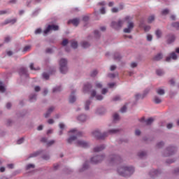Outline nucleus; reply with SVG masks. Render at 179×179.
Segmentation results:
<instances>
[{
    "instance_id": "nucleus-13",
    "label": "nucleus",
    "mask_w": 179,
    "mask_h": 179,
    "mask_svg": "<svg viewBox=\"0 0 179 179\" xmlns=\"http://www.w3.org/2000/svg\"><path fill=\"white\" fill-rule=\"evenodd\" d=\"M54 111V107L51 106L50 108H48V111L45 114V118H48L50 117V114Z\"/></svg>"
},
{
    "instance_id": "nucleus-32",
    "label": "nucleus",
    "mask_w": 179,
    "mask_h": 179,
    "mask_svg": "<svg viewBox=\"0 0 179 179\" xmlns=\"http://www.w3.org/2000/svg\"><path fill=\"white\" fill-rule=\"evenodd\" d=\"M30 50H31V46L27 45L24 48L23 51H24V52H27V51H30Z\"/></svg>"
},
{
    "instance_id": "nucleus-20",
    "label": "nucleus",
    "mask_w": 179,
    "mask_h": 179,
    "mask_svg": "<svg viewBox=\"0 0 179 179\" xmlns=\"http://www.w3.org/2000/svg\"><path fill=\"white\" fill-rule=\"evenodd\" d=\"M106 147L104 145H101L100 147H96L95 148H94V152H101V150H103Z\"/></svg>"
},
{
    "instance_id": "nucleus-4",
    "label": "nucleus",
    "mask_w": 179,
    "mask_h": 179,
    "mask_svg": "<svg viewBox=\"0 0 179 179\" xmlns=\"http://www.w3.org/2000/svg\"><path fill=\"white\" fill-rule=\"evenodd\" d=\"M92 135L97 139H104V138H107V136H108V133L101 134L99 130H95L92 132Z\"/></svg>"
},
{
    "instance_id": "nucleus-17",
    "label": "nucleus",
    "mask_w": 179,
    "mask_h": 179,
    "mask_svg": "<svg viewBox=\"0 0 179 179\" xmlns=\"http://www.w3.org/2000/svg\"><path fill=\"white\" fill-rule=\"evenodd\" d=\"M168 152H169V154L166 156H171V155H174V152H176V148L174 147L169 148Z\"/></svg>"
},
{
    "instance_id": "nucleus-33",
    "label": "nucleus",
    "mask_w": 179,
    "mask_h": 179,
    "mask_svg": "<svg viewBox=\"0 0 179 179\" xmlns=\"http://www.w3.org/2000/svg\"><path fill=\"white\" fill-rule=\"evenodd\" d=\"M43 79H45L46 80H48L50 79V74L47 73H43Z\"/></svg>"
},
{
    "instance_id": "nucleus-16",
    "label": "nucleus",
    "mask_w": 179,
    "mask_h": 179,
    "mask_svg": "<svg viewBox=\"0 0 179 179\" xmlns=\"http://www.w3.org/2000/svg\"><path fill=\"white\" fill-rule=\"evenodd\" d=\"M78 121H80L81 122H85V121H86V120H87V117H86V115H81L78 116Z\"/></svg>"
},
{
    "instance_id": "nucleus-51",
    "label": "nucleus",
    "mask_w": 179,
    "mask_h": 179,
    "mask_svg": "<svg viewBox=\"0 0 179 179\" xmlns=\"http://www.w3.org/2000/svg\"><path fill=\"white\" fill-rule=\"evenodd\" d=\"M164 145V143L163 142H159L157 145V148H163Z\"/></svg>"
},
{
    "instance_id": "nucleus-49",
    "label": "nucleus",
    "mask_w": 179,
    "mask_h": 179,
    "mask_svg": "<svg viewBox=\"0 0 179 179\" xmlns=\"http://www.w3.org/2000/svg\"><path fill=\"white\" fill-rule=\"evenodd\" d=\"M54 143H55V141L52 140V141L48 142L47 145H48V146H51V145H54Z\"/></svg>"
},
{
    "instance_id": "nucleus-44",
    "label": "nucleus",
    "mask_w": 179,
    "mask_h": 179,
    "mask_svg": "<svg viewBox=\"0 0 179 179\" xmlns=\"http://www.w3.org/2000/svg\"><path fill=\"white\" fill-rule=\"evenodd\" d=\"M30 169H34V164H29L27 166V170H30Z\"/></svg>"
},
{
    "instance_id": "nucleus-50",
    "label": "nucleus",
    "mask_w": 179,
    "mask_h": 179,
    "mask_svg": "<svg viewBox=\"0 0 179 179\" xmlns=\"http://www.w3.org/2000/svg\"><path fill=\"white\" fill-rule=\"evenodd\" d=\"M121 113H125L127 111V106L124 105L121 109H120Z\"/></svg>"
},
{
    "instance_id": "nucleus-34",
    "label": "nucleus",
    "mask_w": 179,
    "mask_h": 179,
    "mask_svg": "<svg viewBox=\"0 0 179 179\" xmlns=\"http://www.w3.org/2000/svg\"><path fill=\"white\" fill-rule=\"evenodd\" d=\"M120 120V115L118 113H115L113 115V121H118Z\"/></svg>"
},
{
    "instance_id": "nucleus-58",
    "label": "nucleus",
    "mask_w": 179,
    "mask_h": 179,
    "mask_svg": "<svg viewBox=\"0 0 179 179\" xmlns=\"http://www.w3.org/2000/svg\"><path fill=\"white\" fill-rule=\"evenodd\" d=\"M41 33V29L38 28L35 31V34H40Z\"/></svg>"
},
{
    "instance_id": "nucleus-61",
    "label": "nucleus",
    "mask_w": 179,
    "mask_h": 179,
    "mask_svg": "<svg viewBox=\"0 0 179 179\" xmlns=\"http://www.w3.org/2000/svg\"><path fill=\"white\" fill-rule=\"evenodd\" d=\"M135 134L137 136H139V135H141V130L139 129L136 130Z\"/></svg>"
},
{
    "instance_id": "nucleus-31",
    "label": "nucleus",
    "mask_w": 179,
    "mask_h": 179,
    "mask_svg": "<svg viewBox=\"0 0 179 179\" xmlns=\"http://www.w3.org/2000/svg\"><path fill=\"white\" fill-rule=\"evenodd\" d=\"M155 34H156L157 38H160V37H162V31H160L159 29H157L155 31Z\"/></svg>"
},
{
    "instance_id": "nucleus-42",
    "label": "nucleus",
    "mask_w": 179,
    "mask_h": 179,
    "mask_svg": "<svg viewBox=\"0 0 179 179\" xmlns=\"http://www.w3.org/2000/svg\"><path fill=\"white\" fill-rule=\"evenodd\" d=\"M68 39H64L63 41L62 42V45H63L64 47H65V45H68Z\"/></svg>"
},
{
    "instance_id": "nucleus-23",
    "label": "nucleus",
    "mask_w": 179,
    "mask_h": 179,
    "mask_svg": "<svg viewBox=\"0 0 179 179\" xmlns=\"http://www.w3.org/2000/svg\"><path fill=\"white\" fill-rule=\"evenodd\" d=\"M157 94H159V96H163V94H164V90L162 88H158L157 90Z\"/></svg>"
},
{
    "instance_id": "nucleus-18",
    "label": "nucleus",
    "mask_w": 179,
    "mask_h": 179,
    "mask_svg": "<svg viewBox=\"0 0 179 179\" xmlns=\"http://www.w3.org/2000/svg\"><path fill=\"white\" fill-rule=\"evenodd\" d=\"M20 75H27V69L24 67L20 69Z\"/></svg>"
},
{
    "instance_id": "nucleus-27",
    "label": "nucleus",
    "mask_w": 179,
    "mask_h": 179,
    "mask_svg": "<svg viewBox=\"0 0 179 179\" xmlns=\"http://www.w3.org/2000/svg\"><path fill=\"white\" fill-rule=\"evenodd\" d=\"M71 47H72V48H74V49L78 48V42H76V41H71Z\"/></svg>"
},
{
    "instance_id": "nucleus-10",
    "label": "nucleus",
    "mask_w": 179,
    "mask_h": 179,
    "mask_svg": "<svg viewBox=\"0 0 179 179\" xmlns=\"http://www.w3.org/2000/svg\"><path fill=\"white\" fill-rule=\"evenodd\" d=\"M172 59H177V54L176 52H173L170 54L169 57H167L166 59V62H170V61Z\"/></svg>"
},
{
    "instance_id": "nucleus-60",
    "label": "nucleus",
    "mask_w": 179,
    "mask_h": 179,
    "mask_svg": "<svg viewBox=\"0 0 179 179\" xmlns=\"http://www.w3.org/2000/svg\"><path fill=\"white\" fill-rule=\"evenodd\" d=\"M169 13V9L162 10V15H167Z\"/></svg>"
},
{
    "instance_id": "nucleus-7",
    "label": "nucleus",
    "mask_w": 179,
    "mask_h": 179,
    "mask_svg": "<svg viewBox=\"0 0 179 179\" xmlns=\"http://www.w3.org/2000/svg\"><path fill=\"white\" fill-rule=\"evenodd\" d=\"M122 24H124V21L122 20H119L117 22H113L111 23V27L113 29H115L116 30H118V29H121L122 27Z\"/></svg>"
},
{
    "instance_id": "nucleus-46",
    "label": "nucleus",
    "mask_w": 179,
    "mask_h": 179,
    "mask_svg": "<svg viewBox=\"0 0 179 179\" xmlns=\"http://www.w3.org/2000/svg\"><path fill=\"white\" fill-rule=\"evenodd\" d=\"M118 132L117 129H112L108 131V134H117Z\"/></svg>"
},
{
    "instance_id": "nucleus-56",
    "label": "nucleus",
    "mask_w": 179,
    "mask_h": 179,
    "mask_svg": "<svg viewBox=\"0 0 179 179\" xmlns=\"http://www.w3.org/2000/svg\"><path fill=\"white\" fill-rule=\"evenodd\" d=\"M131 66L132 68H136V66H138V64H136V62H132V63L131 64Z\"/></svg>"
},
{
    "instance_id": "nucleus-15",
    "label": "nucleus",
    "mask_w": 179,
    "mask_h": 179,
    "mask_svg": "<svg viewBox=\"0 0 179 179\" xmlns=\"http://www.w3.org/2000/svg\"><path fill=\"white\" fill-rule=\"evenodd\" d=\"M75 92H72L69 97V103H75L76 101V97L75 96Z\"/></svg>"
},
{
    "instance_id": "nucleus-41",
    "label": "nucleus",
    "mask_w": 179,
    "mask_h": 179,
    "mask_svg": "<svg viewBox=\"0 0 179 179\" xmlns=\"http://www.w3.org/2000/svg\"><path fill=\"white\" fill-rule=\"evenodd\" d=\"M62 89L61 87H57L53 89V93H55L57 92H61Z\"/></svg>"
},
{
    "instance_id": "nucleus-57",
    "label": "nucleus",
    "mask_w": 179,
    "mask_h": 179,
    "mask_svg": "<svg viewBox=\"0 0 179 179\" xmlns=\"http://www.w3.org/2000/svg\"><path fill=\"white\" fill-rule=\"evenodd\" d=\"M96 100H103V96L101 95H96Z\"/></svg>"
},
{
    "instance_id": "nucleus-1",
    "label": "nucleus",
    "mask_w": 179,
    "mask_h": 179,
    "mask_svg": "<svg viewBox=\"0 0 179 179\" xmlns=\"http://www.w3.org/2000/svg\"><path fill=\"white\" fill-rule=\"evenodd\" d=\"M134 171L135 169L132 166H123L117 170V173L122 177H129Z\"/></svg>"
},
{
    "instance_id": "nucleus-54",
    "label": "nucleus",
    "mask_w": 179,
    "mask_h": 179,
    "mask_svg": "<svg viewBox=\"0 0 179 179\" xmlns=\"http://www.w3.org/2000/svg\"><path fill=\"white\" fill-rule=\"evenodd\" d=\"M118 100H121L120 96H116L113 98V101H118Z\"/></svg>"
},
{
    "instance_id": "nucleus-48",
    "label": "nucleus",
    "mask_w": 179,
    "mask_h": 179,
    "mask_svg": "<svg viewBox=\"0 0 179 179\" xmlns=\"http://www.w3.org/2000/svg\"><path fill=\"white\" fill-rule=\"evenodd\" d=\"M97 73H98V72H97L96 70H94V71H93L91 73V76H92V78H94V76H96V75H97Z\"/></svg>"
},
{
    "instance_id": "nucleus-9",
    "label": "nucleus",
    "mask_w": 179,
    "mask_h": 179,
    "mask_svg": "<svg viewBox=\"0 0 179 179\" xmlns=\"http://www.w3.org/2000/svg\"><path fill=\"white\" fill-rule=\"evenodd\" d=\"M17 20L16 18L14 19H8L4 21L3 23L1 24V26H5V24H9V23H11L12 24H15L16 23Z\"/></svg>"
},
{
    "instance_id": "nucleus-8",
    "label": "nucleus",
    "mask_w": 179,
    "mask_h": 179,
    "mask_svg": "<svg viewBox=\"0 0 179 179\" xmlns=\"http://www.w3.org/2000/svg\"><path fill=\"white\" fill-rule=\"evenodd\" d=\"M77 146H80V148H87L89 146V143L83 141H77Z\"/></svg>"
},
{
    "instance_id": "nucleus-59",
    "label": "nucleus",
    "mask_w": 179,
    "mask_h": 179,
    "mask_svg": "<svg viewBox=\"0 0 179 179\" xmlns=\"http://www.w3.org/2000/svg\"><path fill=\"white\" fill-rule=\"evenodd\" d=\"M144 30L145 31H149L150 30V26H145Z\"/></svg>"
},
{
    "instance_id": "nucleus-64",
    "label": "nucleus",
    "mask_w": 179,
    "mask_h": 179,
    "mask_svg": "<svg viewBox=\"0 0 179 179\" xmlns=\"http://www.w3.org/2000/svg\"><path fill=\"white\" fill-rule=\"evenodd\" d=\"M91 96H92V97H95V96H96V91L95 90L92 91Z\"/></svg>"
},
{
    "instance_id": "nucleus-28",
    "label": "nucleus",
    "mask_w": 179,
    "mask_h": 179,
    "mask_svg": "<svg viewBox=\"0 0 179 179\" xmlns=\"http://www.w3.org/2000/svg\"><path fill=\"white\" fill-rule=\"evenodd\" d=\"M153 121H155V119H153V117H150L149 119H148L145 121V123L147 125H150V124H152V122H153Z\"/></svg>"
},
{
    "instance_id": "nucleus-2",
    "label": "nucleus",
    "mask_w": 179,
    "mask_h": 179,
    "mask_svg": "<svg viewBox=\"0 0 179 179\" xmlns=\"http://www.w3.org/2000/svg\"><path fill=\"white\" fill-rule=\"evenodd\" d=\"M69 134H73V135H76V136H71L67 140L68 143H72V142L73 141H76V139L78 138V136H82V132L78 131V130H76V129L71 130L69 131Z\"/></svg>"
},
{
    "instance_id": "nucleus-26",
    "label": "nucleus",
    "mask_w": 179,
    "mask_h": 179,
    "mask_svg": "<svg viewBox=\"0 0 179 179\" xmlns=\"http://www.w3.org/2000/svg\"><path fill=\"white\" fill-rule=\"evenodd\" d=\"M29 68L31 71H40V69L38 67L34 68V64L31 63L29 66Z\"/></svg>"
},
{
    "instance_id": "nucleus-29",
    "label": "nucleus",
    "mask_w": 179,
    "mask_h": 179,
    "mask_svg": "<svg viewBox=\"0 0 179 179\" xmlns=\"http://www.w3.org/2000/svg\"><path fill=\"white\" fill-rule=\"evenodd\" d=\"M82 47L83 48H87L90 47V44L86 41H84L82 43Z\"/></svg>"
},
{
    "instance_id": "nucleus-14",
    "label": "nucleus",
    "mask_w": 179,
    "mask_h": 179,
    "mask_svg": "<svg viewBox=\"0 0 179 179\" xmlns=\"http://www.w3.org/2000/svg\"><path fill=\"white\" fill-rule=\"evenodd\" d=\"M174 40H176V36H174V35H169L167 40L168 44H171V43H174Z\"/></svg>"
},
{
    "instance_id": "nucleus-24",
    "label": "nucleus",
    "mask_w": 179,
    "mask_h": 179,
    "mask_svg": "<svg viewBox=\"0 0 179 179\" xmlns=\"http://www.w3.org/2000/svg\"><path fill=\"white\" fill-rule=\"evenodd\" d=\"M92 87V85H90V84H86V85H85V86H84V91L85 92H87V91H89V90H90V88Z\"/></svg>"
},
{
    "instance_id": "nucleus-47",
    "label": "nucleus",
    "mask_w": 179,
    "mask_h": 179,
    "mask_svg": "<svg viewBox=\"0 0 179 179\" xmlns=\"http://www.w3.org/2000/svg\"><path fill=\"white\" fill-rule=\"evenodd\" d=\"M111 12H112L113 13H118V8L114 7V8H113L111 9Z\"/></svg>"
},
{
    "instance_id": "nucleus-37",
    "label": "nucleus",
    "mask_w": 179,
    "mask_h": 179,
    "mask_svg": "<svg viewBox=\"0 0 179 179\" xmlns=\"http://www.w3.org/2000/svg\"><path fill=\"white\" fill-rule=\"evenodd\" d=\"M155 20V15H150L149 17H148V22L149 23H152V22H153Z\"/></svg>"
},
{
    "instance_id": "nucleus-19",
    "label": "nucleus",
    "mask_w": 179,
    "mask_h": 179,
    "mask_svg": "<svg viewBox=\"0 0 179 179\" xmlns=\"http://www.w3.org/2000/svg\"><path fill=\"white\" fill-rule=\"evenodd\" d=\"M162 58L163 55L162 53H159L154 57V61H160Z\"/></svg>"
},
{
    "instance_id": "nucleus-3",
    "label": "nucleus",
    "mask_w": 179,
    "mask_h": 179,
    "mask_svg": "<svg viewBox=\"0 0 179 179\" xmlns=\"http://www.w3.org/2000/svg\"><path fill=\"white\" fill-rule=\"evenodd\" d=\"M68 60L66 59H62L59 61L60 72L61 73H66L68 72V67L66 66Z\"/></svg>"
},
{
    "instance_id": "nucleus-62",
    "label": "nucleus",
    "mask_w": 179,
    "mask_h": 179,
    "mask_svg": "<svg viewBox=\"0 0 179 179\" xmlns=\"http://www.w3.org/2000/svg\"><path fill=\"white\" fill-rule=\"evenodd\" d=\"M41 90V88L39 86H36L34 88L35 92H40Z\"/></svg>"
},
{
    "instance_id": "nucleus-5",
    "label": "nucleus",
    "mask_w": 179,
    "mask_h": 179,
    "mask_svg": "<svg viewBox=\"0 0 179 179\" xmlns=\"http://www.w3.org/2000/svg\"><path fill=\"white\" fill-rule=\"evenodd\" d=\"M59 27H58V25H55V24L48 25L46 29L44 30L43 33L44 34H48V33H50L51 30H54L55 31H57V30H59Z\"/></svg>"
},
{
    "instance_id": "nucleus-52",
    "label": "nucleus",
    "mask_w": 179,
    "mask_h": 179,
    "mask_svg": "<svg viewBox=\"0 0 179 179\" xmlns=\"http://www.w3.org/2000/svg\"><path fill=\"white\" fill-rule=\"evenodd\" d=\"M9 12L8 11V10H0V15H6V13H8Z\"/></svg>"
},
{
    "instance_id": "nucleus-39",
    "label": "nucleus",
    "mask_w": 179,
    "mask_h": 179,
    "mask_svg": "<svg viewBox=\"0 0 179 179\" xmlns=\"http://www.w3.org/2000/svg\"><path fill=\"white\" fill-rule=\"evenodd\" d=\"M95 86L97 89H101V87H103V85L99 82L95 83Z\"/></svg>"
},
{
    "instance_id": "nucleus-25",
    "label": "nucleus",
    "mask_w": 179,
    "mask_h": 179,
    "mask_svg": "<svg viewBox=\"0 0 179 179\" xmlns=\"http://www.w3.org/2000/svg\"><path fill=\"white\" fill-rule=\"evenodd\" d=\"M37 95L36 94H31L29 96V101H34L36 100Z\"/></svg>"
},
{
    "instance_id": "nucleus-11",
    "label": "nucleus",
    "mask_w": 179,
    "mask_h": 179,
    "mask_svg": "<svg viewBox=\"0 0 179 179\" xmlns=\"http://www.w3.org/2000/svg\"><path fill=\"white\" fill-rule=\"evenodd\" d=\"M134 29V22H129L128 27L124 29V33H131V30Z\"/></svg>"
},
{
    "instance_id": "nucleus-45",
    "label": "nucleus",
    "mask_w": 179,
    "mask_h": 179,
    "mask_svg": "<svg viewBox=\"0 0 179 179\" xmlns=\"http://www.w3.org/2000/svg\"><path fill=\"white\" fill-rule=\"evenodd\" d=\"M115 59H121V56L118 53H115L114 56Z\"/></svg>"
},
{
    "instance_id": "nucleus-55",
    "label": "nucleus",
    "mask_w": 179,
    "mask_h": 179,
    "mask_svg": "<svg viewBox=\"0 0 179 179\" xmlns=\"http://www.w3.org/2000/svg\"><path fill=\"white\" fill-rule=\"evenodd\" d=\"M100 12L102 15L106 14V8L103 7L102 8H101Z\"/></svg>"
},
{
    "instance_id": "nucleus-35",
    "label": "nucleus",
    "mask_w": 179,
    "mask_h": 179,
    "mask_svg": "<svg viewBox=\"0 0 179 179\" xmlns=\"http://www.w3.org/2000/svg\"><path fill=\"white\" fill-rule=\"evenodd\" d=\"M172 27L176 29V30L179 29V22H173L172 23Z\"/></svg>"
},
{
    "instance_id": "nucleus-22",
    "label": "nucleus",
    "mask_w": 179,
    "mask_h": 179,
    "mask_svg": "<svg viewBox=\"0 0 179 179\" xmlns=\"http://www.w3.org/2000/svg\"><path fill=\"white\" fill-rule=\"evenodd\" d=\"M154 102L155 104H160V103H162V99L158 96H155Z\"/></svg>"
},
{
    "instance_id": "nucleus-6",
    "label": "nucleus",
    "mask_w": 179,
    "mask_h": 179,
    "mask_svg": "<svg viewBox=\"0 0 179 179\" xmlns=\"http://www.w3.org/2000/svg\"><path fill=\"white\" fill-rule=\"evenodd\" d=\"M102 160H104V156L103 155L95 156L91 159L92 163H94V164H97V163H100Z\"/></svg>"
},
{
    "instance_id": "nucleus-12",
    "label": "nucleus",
    "mask_w": 179,
    "mask_h": 179,
    "mask_svg": "<svg viewBox=\"0 0 179 179\" xmlns=\"http://www.w3.org/2000/svg\"><path fill=\"white\" fill-rule=\"evenodd\" d=\"M69 24L72 23L73 26H78L79 24V19L78 18H74L73 20H70L68 22Z\"/></svg>"
},
{
    "instance_id": "nucleus-63",
    "label": "nucleus",
    "mask_w": 179,
    "mask_h": 179,
    "mask_svg": "<svg viewBox=\"0 0 179 179\" xmlns=\"http://www.w3.org/2000/svg\"><path fill=\"white\" fill-rule=\"evenodd\" d=\"M107 92H108V90L107 89H106V88H103L102 90L101 93H102V94H106V93H107Z\"/></svg>"
},
{
    "instance_id": "nucleus-38",
    "label": "nucleus",
    "mask_w": 179,
    "mask_h": 179,
    "mask_svg": "<svg viewBox=\"0 0 179 179\" xmlns=\"http://www.w3.org/2000/svg\"><path fill=\"white\" fill-rule=\"evenodd\" d=\"M89 106H90V101H87L86 102H85V109L86 110H89Z\"/></svg>"
},
{
    "instance_id": "nucleus-53",
    "label": "nucleus",
    "mask_w": 179,
    "mask_h": 179,
    "mask_svg": "<svg viewBox=\"0 0 179 179\" xmlns=\"http://www.w3.org/2000/svg\"><path fill=\"white\" fill-rule=\"evenodd\" d=\"M152 38H153V37L152 36V35L148 34V35L147 36V40H148V41H152Z\"/></svg>"
},
{
    "instance_id": "nucleus-30",
    "label": "nucleus",
    "mask_w": 179,
    "mask_h": 179,
    "mask_svg": "<svg viewBox=\"0 0 179 179\" xmlns=\"http://www.w3.org/2000/svg\"><path fill=\"white\" fill-rule=\"evenodd\" d=\"M146 156V152L144 151H141V152H138V157H141V159H143Z\"/></svg>"
},
{
    "instance_id": "nucleus-43",
    "label": "nucleus",
    "mask_w": 179,
    "mask_h": 179,
    "mask_svg": "<svg viewBox=\"0 0 179 179\" xmlns=\"http://www.w3.org/2000/svg\"><path fill=\"white\" fill-rule=\"evenodd\" d=\"M24 141V138H22L19 139V140L17 141V145H22V143H23Z\"/></svg>"
},
{
    "instance_id": "nucleus-21",
    "label": "nucleus",
    "mask_w": 179,
    "mask_h": 179,
    "mask_svg": "<svg viewBox=\"0 0 179 179\" xmlns=\"http://www.w3.org/2000/svg\"><path fill=\"white\" fill-rule=\"evenodd\" d=\"M120 159L118 155H112L110 157V162H117Z\"/></svg>"
},
{
    "instance_id": "nucleus-40",
    "label": "nucleus",
    "mask_w": 179,
    "mask_h": 179,
    "mask_svg": "<svg viewBox=\"0 0 179 179\" xmlns=\"http://www.w3.org/2000/svg\"><path fill=\"white\" fill-rule=\"evenodd\" d=\"M157 75H158V76H162V75L164 74V72L163 71V70H157Z\"/></svg>"
},
{
    "instance_id": "nucleus-36",
    "label": "nucleus",
    "mask_w": 179,
    "mask_h": 179,
    "mask_svg": "<svg viewBox=\"0 0 179 179\" xmlns=\"http://www.w3.org/2000/svg\"><path fill=\"white\" fill-rule=\"evenodd\" d=\"M5 90H6L5 87H3V85H2V82L0 81V92L1 93H3V92H5Z\"/></svg>"
}]
</instances>
